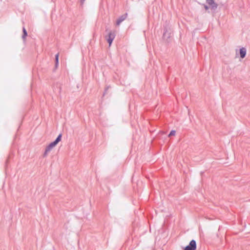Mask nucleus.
<instances>
[{"mask_svg":"<svg viewBox=\"0 0 250 250\" xmlns=\"http://www.w3.org/2000/svg\"><path fill=\"white\" fill-rule=\"evenodd\" d=\"M62 134L59 135L57 139L53 142L51 143L45 148L44 154L46 155L49 151H50L53 148H54L59 142L61 141Z\"/></svg>","mask_w":250,"mask_h":250,"instance_id":"nucleus-1","label":"nucleus"},{"mask_svg":"<svg viewBox=\"0 0 250 250\" xmlns=\"http://www.w3.org/2000/svg\"><path fill=\"white\" fill-rule=\"evenodd\" d=\"M196 243L195 241L191 240L189 245L184 248V250H196Z\"/></svg>","mask_w":250,"mask_h":250,"instance_id":"nucleus-2","label":"nucleus"},{"mask_svg":"<svg viewBox=\"0 0 250 250\" xmlns=\"http://www.w3.org/2000/svg\"><path fill=\"white\" fill-rule=\"evenodd\" d=\"M115 34L114 33H112V32H110L109 33L107 39V42L109 43V45L110 46L113 40L115 38Z\"/></svg>","mask_w":250,"mask_h":250,"instance_id":"nucleus-3","label":"nucleus"},{"mask_svg":"<svg viewBox=\"0 0 250 250\" xmlns=\"http://www.w3.org/2000/svg\"><path fill=\"white\" fill-rule=\"evenodd\" d=\"M126 17H127V14H125V15H123L121 17H120L116 21V24L117 25H119L126 18Z\"/></svg>","mask_w":250,"mask_h":250,"instance_id":"nucleus-4","label":"nucleus"},{"mask_svg":"<svg viewBox=\"0 0 250 250\" xmlns=\"http://www.w3.org/2000/svg\"><path fill=\"white\" fill-rule=\"evenodd\" d=\"M207 3L212 8H216L217 4L214 2V0H206Z\"/></svg>","mask_w":250,"mask_h":250,"instance_id":"nucleus-5","label":"nucleus"},{"mask_svg":"<svg viewBox=\"0 0 250 250\" xmlns=\"http://www.w3.org/2000/svg\"><path fill=\"white\" fill-rule=\"evenodd\" d=\"M240 54L242 58H244L246 54V50L245 48H242L240 50Z\"/></svg>","mask_w":250,"mask_h":250,"instance_id":"nucleus-6","label":"nucleus"},{"mask_svg":"<svg viewBox=\"0 0 250 250\" xmlns=\"http://www.w3.org/2000/svg\"><path fill=\"white\" fill-rule=\"evenodd\" d=\"M59 53L57 54L55 56V59H56V65L57 66L58 64L59 63Z\"/></svg>","mask_w":250,"mask_h":250,"instance_id":"nucleus-7","label":"nucleus"},{"mask_svg":"<svg viewBox=\"0 0 250 250\" xmlns=\"http://www.w3.org/2000/svg\"><path fill=\"white\" fill-rule=\"evenodd\" d=\"M23 38H25L27 36V32L24 28H23Z\"/></svg>","mask_w":250,"mask_h":250,"instance_id":"nucleus-8","label":"nucleus"},{"mask_svg":"<svg viewBox=\"0 0 250 250\" xmlns=\"http://www.w3.org/2000/svg\"><path fill=\"white\" fill-rule=\"evenodd\" d=\"M176 131L175 130H171L168 135V136H175Z\"/></svg>","mask_w":250,"mask_h":250,"instance_id":"nucleus-9","label":"nucleus"}]
</instances>
